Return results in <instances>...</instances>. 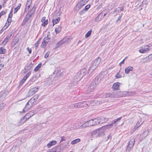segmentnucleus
Listing matches in <instances>:
<instances>
[{"instance_id":"20","label":"nucleus","mask_w":152,"mask_h":152,"mask_svg":"<svg viewBox=\"0 0 152 152\" xmlns=\"http://www.w3.org/2000/svg\"><path fill=\"white\" fill-rule=\"evenodd\" d=\"M8 93V91H5L3 93H0V96L2 98H5Z\"/></svg>"},{"instance_id":"4","label":"nucleus","mask_w":152,"mask_h":152,"mask_svg":"<svg viewBox=\"0 0 152 152\" xmlns=\"http://www.w3.org/2000/svg\"><path fill=\"white\" fill-rule=\"evenodd\" d=\"M36 104V102L32 99H31L26 104V106L23 109V113H25L32 106Z\"/></svg>"},{"instance_id":"62","label":"nucleus","mask_w":152,"mask_h":152,"mask_svg":"<svg viewBox=\"0 0 152 152\" xmlns=\"http://www.w3.org/2000/svg\"><path fill=\"white\" fill-rule=\"evenodd\" d=\"M5 12L4 11H2L0 13V15H1V16L2 15H3L4 14H5Z\"/></svg>"},{"instance_id":"2","label":"nucleus","mask_w":152,"mask_h":152,"mask_svg":"<svg viewBox=\"0 0 152 152\" xmlns=\"http://www.w3.org/2000/svg\"><path fill=\"white\" fill-rule=\"evenodd\" d=\"M126 91L114 92L110 94L107 95V96H110L112 97L118 98L122 97L125 96H126ZM106 97H107L106 96Z\"/></svg>"},{"instance_id":"21","label":"nucleus","mask_w":152,"mask_h":152,"mask_svg":"<svg viewBox=\"0 0 152 152\" xmlns=\"http://www.w3.org/2000/svg\"><path fill=\"white\" fill-rule=\"evenodd\" d=\"M142 123L143 122L142 121H138L134 128L135 130L137 129L140 126Z\"/></svg>"},{"instance_id":"35","label":"nucleus","mask_w":152,"mask_h":152,"mask_svg":"<svg viewBox=\"0 0 152 152\" xmlns=\"http://www.w3.org/2000/svg\"><path fill=\"white\" fill-rule=\"evenodd\" d=\"M10 37L9 35H8L6 38L4 39V41H3V43L4 44H6L8 40L9 39Z\"/></svg>"},{"instance_id":"43","label":"nucleus","mask_w":152,"mask_h":152,"mask_svg":"<svg viewBox=\"0 0 152 152\" xmlns=\"http://www.w3.org/2000/svg\"><path fill=\"white\" fill-rule=\"evenodd\" d=\"M43 39L45 41H46V42L48 43L49 42L50 39V38L47 36L44 38Z\"/></svg>"},{"instance_id":"25","label":"nucleus","mask_w":152,"mask_h":152,"mask_svg":"<svg viewBox=\"0 0 152 152\" xmlns=\"http://www.w3.org/2000/svg\"><path fill=\"white\" fill-rule=\"evenodd\" d=\"M61 27L60 26H58L55 29V31L56 34H58L61 31Z\"/></svg>"},{"instance_id":"17","label":"nucleus","mask_w":152,"mask_h":152,"mask_svg":"<svg viewBox=\"0 0 152 152\" xmlns=\"http://www.w3.org/2000/svg\"><path fill=\"white\" fill-rule=\"evenodd\" d=\"M56 143V141L55 140H53L50 142L47 145V147L48 148H50L52 146L55 145Z\"/></svg>"},{"instance_id":"18","label":"nucleus","mask_w":152,"mask_h":152,"mask_svg":"<svg viewBox=\"0 0 152 152\" xmlns=\"http://www.w3.org/2000/svg\"><path fill=\"white\" fill-rule=\"evenodd\" d=\"M31 17V16H30V15L27 14L23 20L22 25L24 24L27 21L29 20Z\"/></svg>"},{"instance_id":"29","label":"nucleus","mask_w":152,"mask_h":152,"mask_svg":"<svg viewBox=\"0 0 152 152\" xmlns=\"http://www.w3.org/2000/svg\"><path fill=\"white\" fill-rule=\"evenodd\" d=\"M94 124L95 125H97L99 124H100V120L99 118H95L94 119Z\"/></svg>"},{"instance_id":"63","label":"nucleus","mask_w":152,"mask_h":152,"mask_svg":"<svg viewBox=\"0 0 152 152\" xmlns=\"http://www.w3.org/2000/svg\"><path fill=\"white\" fill-rule=\"evenodd\" d=\"M89 0H81V1L83 2L84 3H85L86 4L88 1Z\"/></svg>"},{"instance_id":"49","label":"nucleus","mask_w":152,"mask_h":152,"mask_svg":"<svg viewBox=\"0 0 152 152\" xmlns=\"http://www.w3.org/2000/svg\"><path fill=\"white\" fill-rule=\"evenodd\" d=\"M90 7V4H88L85 7L84 10H85V11H86Z\"/></svg>"},{"instance_id":"48","label":"nucleus","mask_w":152,"mask_h":152,"mask_svg":"<svg viewBox=\"0 0 152 152\" xmlns=\"http://www.w3.org/2000/svg\"><path fill=\"white\" fill-rule=\"evenodd\" d=\"M11 17H10V15L8 16V19L7 20V23H10L11 22Z\"/></svg>"},{"instance_id":"40","label":"nucleus","mask_w":152,"mask_h":152,"mask_svg":"<svg viewBox=\"0 0 152 152\" xmlns=\"http://www.w3.org/2000/svg\"><path fill=\"white\" fill-rule=\"evenodd\" d=\"M21 6V4H19L18 5V6L17 7L15 8V9H14V13H15L16 12H17L18 10L20 8Z\"/></svg>"},{"instance_id":"15","label":"nucleus","mask_w":152,"mask_h":152,"mask_svg":"<svg viewBox=\"0 0 152 152\" xmlns=\"http://www.w3.org/2000/svg\"><path fill=\"white\" fill-rule=\"evenodd\" d=\"M101 61V59L99 57H98L95 59L94 60L92 61L93 63L95 64V66H97L99 65Z\"/></svg>"},{"instance_id":"51","label":"nucleus","mask_w":152,"mask_h":152,"mask_svg":"<svg viewBox=\"0 0 152 152\" xmlns=\"http://www.w3.org/2000/svg\"><path fill=\"white\" fill-rule=\"evenodd\" d=\"M56 151H57L56 152H60L61 151V148L59 147H57Z\"/></svg>"},{"instance_id":"54","label":"nucleus","mask_w":152,"mask_h":152,"mask_svg":"<svg viewBox=\"0 0 152 152\" xmlns=\"http://www.w3.org/2000/svg\"><path fill=\"white\" fill-rule=\"evenodd\" d=\"M25 80L23 79H22L20 82V85H22L23 83L25 82Z\"/></svg>"},{"instance_id":"5","label":"nucleus","mask_w":152,"mask_h":152,"mask_svg":"<svg viewBox=\"0 0 152 152\" xmlns=\"http://www.w3.org/2000/svg\"><path fill=\"white\" fill-rule=\"evenodd\" d=\"M39 90L38 87H34L31 88L28 91L26 95V97H29L34 94Z\"/></svg>"},{"instance_id":"56","label":"nucleus","mask_w":152,"mask_h":152,"mask_svg":"<svg viewBox=\"0 0 152 152\" xmlns=\"http://www.w3.org/2000/svg\"><path fill=\"white\" fill-rule=\"evenodd\" d=\"M27 50L28 51L29 53L31 54V50L28 47L27 48Z\"/></svg>"},{"instance_id":"9","label":"nucleus","mask_w":152,"mask_h":152,"mask_svg":"<svg viewBox=\"0 0 152 152\" xmlns=\"http://www.w3.org/2000/svg\"><path fill=\"white\" fill-rule=\"evenodd\" d=\"M95 66V64L92 62L89 65V67L88 68V73H91L97 67V66Z\"/></svg>"},{"instance_id":"7","label":"nucleus","mask_w":152,"mask_h":152,"mask_svg":"<svg viewBox=\"0 0 152 152\" xmlns=\"http://www.w3.org/2000/svg\"><path fill=\"white\" fill-rule=\"evenodd\" d=\"M135 142V139L133 138L131 139L129 142L127 148V151H129L133 147Z\"/></svg>"},{"instance_id":"61","label":"nucleus","mask_w":152,"mask_h":152,"mask_svg":"<svg viewBox=\"0 0 152 152\" xmlns=\"http://www.w3.org/2000/svg\"><path fill=\"white\" fill-rule=\"evenodd\" d=\"M148 131L147 130L145 131V132H144L143 133V134H146V136H147L148 135Z\"/></svg>"},{"instance_id":"1","label":"nucleus","mask_w":152,"mask_h":152,"mask_svg":"<svg viewBox=\"0 0 152 152\" xmlns=\"http://www.w3.org/2000/svg\"><path fill=\"white\" fill-rule=\"evenodd\" d=\"M122 118V117L118 118L112 121L111 122L110 124H108L107 125L103 126L102 127L100 128L99 129H98L99 130V132L98 133V136H101L104 134V130L111 128L113 126H115L117 125V123L118 121L120 120Z\"/></svg>"},{"instance_id":"26","label":"nucleus","mask_w":152,"mask_h":152,"mask_svg":"<svg viewBox=\"0 0 152 152\" xmlns=\"http://www.w3.org/2000/svg\"><path fill=\"white\" fill-rule=\"evenodd\" d=\"M100 124H102L106 122L107 121H108V118H102L101 119L100 118Z\"/></svg>"},{"instance_id":"39","label":"nucleus","mask_w":152,"mask_h":152,"mask_svg":"<svg viewBox=\"0 0 152 152\" xmlns=\"http://www.w3.org/2000/svg\"><path fill=\"white\" fill-rule=\"evenodd\" d=\"M99 130L98 129H97L95 130H94L92 132V135H93L96 134V136H97V135H98V133H99Z\"/></svg>"},{"instance_id":"52","label":"nucleus","mask_w":152,"mask_h":152,"mask_svg":"<svg viewBox=\"0 0 152 152\" xmlns=\"http://www.w3.org/2000/svg\"><path fill=\"white\" fill-rule=\"evenodd\" d=\"M86 11L85 10L83 9V10L80 11L79 12V14L80 15H82L83 13H84Z\"/></svg>"},{"instance_id":"41","label":"nucleus","mask_w":152,"mask_h":152,"mask_svg":"<svg viewBox=\"0 0 152 152\" xmlns=\"http://www.w3.org/2000/svg\"><path fill=\"white\" fill-rule=\"evenodd\" d=\"M143 63H145L146 62H148L150 61L149 60V58L148 57H146V58H144L143 59Z\"/></svg>"},{"instance_id":"45","label":"nucleus","mask_w":152,"mask_h":152,"mask_svg":"<svg viewBox=\"0 0 152 152\" xmlns=\"http://www.w3.org/2000/svg\"><path fill=\"white\" fill-rule=\"evenodd\" d=\"M40 39H39L38 40L35 44V46L36 49H37L38 47V45L39 43V40Z\"/></svg>"},{"instance_id":"32","label":"nucleus","mask_w":152,"mask_h":152,"mask_svg":"<svg viewBox=\"0 0 152 152\" xmlns=\"http://www.w3.org/2000/svg\"><path fill=\"white\" fill-rule=\"evenodd\" d=\"M6 51V50L3 47L0 48V54H4Z\"/></svg>"},{"instance_id":"24","label":"nucleus","mask_w":152,"mask_h":152,"mask_svg":"<svg viewBox=\"0 0 152 152\" xmlns=\"http://www.w3.org/2000/svg\"><path fill=\"white\" fill-rule=\"evenodd\" d=\"M60 18L59 17H58L55 20H53L52 22L53 23V26H54L55 24L58 23L60 21Z\"/></svg>"},{"instance_id":"27","label":"nucleus","mask_w":152,"mask_h":152,"mask_svg":"<svg viewBox=\"0 0 152 152\" xmlns=\"http://www.w3.org/2000/svg\"><path fill=\"white\" fill-rule=\"evenodd\" d=\"M32 2V0H27L26 6V9L27 8L28 9L29 8Z\"/></svg>"},{"instance_id":"10","label":"nucleus","mask_w":152,"mask_h":152,"mask_svg":"<svg viewBox=\"0 0 152 152\" xmlns=\"http://www.w3.org/2000/svg\"><path fill=\"white\" fill-rule=\"evenodd\" d=\"M149 47L148 45H146L144 47L141 48V49L139 50V52L142 53H148L150 50Z\"/></svg>"},{"instance_id":"22","label":"nucleus","mask_w":152,"mask_h":152,"mask_svg":"<svg viewBox=\"0 0 152 152\" xmlns=\"http://www.w3.org/2000/svg\"><path fill=\"white\" fill-rule=\"evenodd\" d=\"M89 123L88 122V121L86 122L84 124H83L81 126H80V128H82L83 127H86L88 126H90L89 125Z\"/></svg>"},{"instance_id":"50","label":"nucleus","mask_w":152,"mask_h":152,"mask_svg":"<svg viewBox=\"0 0 152 152\" xmlns=\"http://www.w3.org/2000/svg\"><path fill=\"white\" fill-rule=\"evenodd\" d=\"M108 12H106V13H105V14H103L101 12L98 15H100V16L101 17V16H103V18L104 16H105V15H106V14Z\"/></svg>"},{"instance_id":"16","label":"nucleus","mask_w":152,"mask_h":152,"mask_svg":"<svg viewBox=\"0 0 152 152\" xmlns=\"http://www.w3.org/2000/svg\"><path fill=\"white\" fill-rule=\"evenodd\" d=\"M36 9V8L34 6L30 10L27 14L31 17L32 15L35 13Z\"/></svg>"},{"instance_id":"6","label":"nucleus","mask_w":152,"mask_h":152,"mask_svg":"<svg viewBox=\"0 0 152 152\" xmlns=\"http://www.w3.org/2000/svg\"><path fill=\"white\" fill-rule=\"evenodd\" d=\"M88 104L87 103V102H78L74 104V106L75 108H80L81 107H86Z\"/></svg>"},{"instance_id":"19","label":"nucleus","mask_w":152,"mask_h":152,"mask_svg":"<svg viewBox=\"0 0 152 152\" xmlns=\"http://www.w3.org/2000/svg\"><path fill=\"white\" fill-rule=\"evenodd\" d=\"M133 69V68L132 67L129 66L125 69V73L126 74H128L130 71H132Z\"/></svg>"},{"instance_id":"58","label":"nucleus","mask_w":152,"mask_h":152,"mask_svg":"<svg viewBox=\"0 0 152 152\" xmlns=\"http://www.w3.org/2000/svg\"><path fill=\"white\" fill-rule=\"evenodd\" d=\"M122 15H121V16H119L118 17V19H117V20H116V22H118V21H119V20H121V17H122Z\"/></svg>"},{"instance_id":"3","label":"nucleus","mask_w":152,"mask_h":152,"mask_svg":"<svg viewBox=\"0 0 152 152\" xmlns=\"http://www.w3.org/2000/svg\"><path fill=\"white\" fill-rule=\"evenodd\" d=\"M97 79L98 78H96L92 81L91 83L88 88V89L87 90V93H89L91 92H92L94 90V88L98 83L97 80Z\"/></svg>"},{"instance_id":"59","label":"nucleus","mask_w":152,"mask_h":152,"mask_svg":"<svg viewBox=\"0 0 152 152\" xmlns=\"http://www.w3.org/2000/svg\"><path fill=\"white\" fill-rule=\"evenodd\" d=\"M4 64H0V71L2 69L3 67L4 66Z\"/></svg>"},{"instance_id":"55","label":"nucleus","mask_w":152,"mask_h":152,"mask_svg":"<svg viewBox=\"0 0 152 152\" xmlns=\"http://www.w3.org/2000/svg\"><path fill=\"white\" fill-rule=\"evenodd\" d=\"M57 149V147H55L53 148L52 149V151L53 152H56L57 151H56Z\"/></svg>"},{"instance_id":"13","label":"nucleus","mask_w":152,"mask_h":152,"mask_svg":"<svg viewBox=\"0 0 152 152\" xmlns=\"http://www.w3.org/2000/svg\"><path fill=\"white\" fill-rule=\"evenodd\" d=\"M120 85V83L118 82L114 83L113 84L112 88L115 91L118 90L119 89Z\"/></svg>"},{"instance_id":"11","label":"nucleus","mask_w":152,"mask_h":152,"mask_svg":"<svg viewBox=\"0 0 152 152\" xmlns=\"http://www.w3.org/2000/svg\"><path fill=\"white\" fill-rule=\"evenodd\" d=\"M85 4L84 3L81 1L76 5L75 7V9L77 10H79L83 6H84Z\"/></svg>"},{"instance_id":"12","label":"nucleus","mask_w":152,"mask_h":152,"mask_svg":"<svg viewBox=\"0 0 152 152\" xmlns=\"http://www.w3.org/2000/svg\"><path fill=\"white\" fill-rule=\"evenodd\" d=\"M41 21L42 23L41 25L44 27H45L47 25L48 23V19H46V17H42L41 20Z\"/></svg>"},{"instance_id":"33","label":"nucleus","mask_w":152,"mask_h":152,"mask_svg":"<svg viewBox=\"0 0 152 152\" xmlns=\"http://www.w3.org/2000/svg\"><path fill=\"white\" fill-rule=\"evenodd\" d=\"M42 65L41 64H39L34 69V70L35 72L38 71L40 68L41 67Z\"/></svg>"},{"instance_id":"23","label":"nucleus","mask_w":152,"mask_h":152,"mask_svg":"<svg viewBox=\"0 0 152 152\" xmlns=\"http://www.w3.org/2000/svg\"><path fill=\"white\" fill-rule=\"evenodd\" d=\"M81 79V77H79L77 75L74 77V79H73V82H74L76 83L77 82L80 80Z\"/></svg>"},{"instance_id":"60","label":"nucleus","mask_w":152,"mask_h":152,"mask_svg":"<svg viewBox=\"0 0 152 152\" xmlns=\"http://www.w3.org/2000/svg\"><path fill=\"white\" fill-rule=\"evenodd\" d=\"M47 34H47V37H48V38H50V39L51 38L50 33L49 32H48Z\"/></svg>"},{"instance_id":"42","label":"nucleus","mask_w":152,"mask_h":152,"mask_svg":"<svg viewBox=\"0 0 152 152\" xmlns=\"http://www.w3.org/2000/svg\"><path fill=\"white\" fill-rule=\"evenodd\" d=\"M33 64H30L28 66H26V70H30L32 67Z\"/></svg>"},{"instance_id":"44","label":"nucleus","mask_w":152,"mask_h":152,"mask_svg":"<svg viewBox=\"0 0 152 152\" xmlns=\"http://www.w3.org/2000/svg\"><path fill=\"white\" fill-rule=\"evenodd\" d=\"M102 6H103V5H102V4H100L98 7H97L96 8V10H99V9H100L102 7Z\"/></svg>"},{"instance_id":"31","label":"nucleus","mask_w":152,"mask_h":152,"mask_svg":"<svg viewBox=\"0 0 152 152\" xmlns=\"http://www.w3.org/2000/svg\"><path fill=\"white\" fill-rule=\"evenodd\" d=\"M135 94V92H132V91H126V96L128 95H132Z\"/></svg>"},{"instance_id":"30","label":"nucleus","mask_w":152,"mask_h":152,"mask_svg":"<svg viewBox=\"0 0 152 152\" xmlns=\"http://www.w3.org/2000/svg\"><path fill=\"white\" fill-rule=\"evenodd\" d=\"M39 96L38 94L35 95L34 96H33L31 98L35 102H36L37 99L39 97Z\"/></svg>"},{"instance_id":"14","label":"nucleus","mask_w":152,"mask_h":152,"mask_svg":"<svg viewBox=\"0 0 152 152\" xmlns=\"http://www.w3.org/2000/svg\"><path fill=\"white\" fill-rule=\"evenodd\" d=\"M34 114V112L31 111L27 113L24 117V118L26 120L29 119Z\"/></svg>"},{"instance_id":"38","label":"nucleus","mask_w":152,"mask_h":152,"mask_svg":"<svg viewBox=\"0 0 152 152\" xmlns=\"http://www.w3.org/2000/svg\"><path fill=\"white\" fill-rule=\"evenodd\" d=\"M94 119H91L89 121H88V122L89 123L90 126H95V124L94 123Z\"/></svg>"},{"instance_id":"53","label":"nucleus","mask_w":152,"mask_h":152,"mask_svg":"<svg viewBox=\"0 0 152 152\" xmlns=\"http://www.w3.org/2000/svg\"><path fill=\"white\" fill-rule=\"evenodd\" d=\"M49 54H50V52H47V53H46L45 54V56H44V57H45V58H47L48 57V56H49Z\"/></svg>"},{"instance_id":"36","label":"nucleus","mask_w":152,"mask_h":152,"mask_svg":"<svg viewBox=\"0 0 152 152\" xmlns=\"http://www.w3.org/2000/svg\"><path fill=\"white\" fill-rule=\"evenodd\" d=\"M31 74V72H30L27 74L23 77V79L25 81L26 80L28 77Z\"/></svg>"},{"instance_id":"28","label":"nucleus","mask_w":152,"mask_h":152,"mask_svg":"<svg viewBox=\"0 0 152 152\" xmlns=\"http://www.w3.org/2000/svg\"><path fill=\"white\" fill-rule=\"evenodd\" d=\"M80 139L79 138L77 139L72 141L71 142V143L72 145H74L77 143V142H80Z\"/></svg>"},{"instance_id":"57","label":"nucleus","mask_w":152,"mask_h":152,"mask_svg":"<svg viewBox=\"0 0 152 152\" xmlns=\"http://www.w3.org/2000/svg\"><path fill=\"white\" fill-rule=\"evenodd\" d=\"M4 107L3 104H0V111L3 109Z\"/></svg>"},{"instance_id":"64","label":"nucleus","mask_w":152,"mask_h":152,"mask_svg":"<svg viewBox=\"0 0 152 152\" xmlns=\"http://www.w3.org/2000/svg\"><path fill=\"white\" fill-rule=\"evenodd\" d=\"M10 23H6L5 25V27H8L10 25Z\"/></svg>"},{"instance_id":"34","label":"nucleus","mask_w":152,"mask_h":152,"mask_svg":"<svg viewBox=\"0 0 152 152\" xmlns=\"http://www.w3.org/2000/svg\"><path fill=\"white\" fill-rule=\"evenodd\" d=\"M92 32V30H91L88 31L85 34V37L86 38H87L89 37L91 34Z\"/></svg>"},{"instance_id":"47","label":"nucleus","mask_w":152,"mask_h":152,"mask_svg":"<svg viewBox=\"0 0 152 152\" xmlns=\"http://www.w3.org/2000/svg\"><path fill=\"white\" fill-rule=\"evenodd\" d=\"M115 77L117 78H121L122 77V76L119 72H118L117 73V75L115 76Z\"/></svg>"},{"instance_id":"8","label":"nucleus","mask_w":152,"mask_h":152,"mask_svg":"<svg viewBox=\"0 0 152 152\" xmlns=\"http://www.w3.org/2000/svg\"><path fill=\"white\" fill-rule=\"evenodd\" d=\"M71 40V38L69 37H64L63 39L60 40L57 44L58 46L61 45L63 44L68 42Z\"/></svg>"},{"instance_id":"46","label":"nucleus","mask_w":152,"mask_h":152,"mask_svg":"<svg viewBox=\"0 0 152 152\" xmlns=\"http://www.w3.org/2000/svg\"><path fill=\"white\" fill-rule=\"evenodd\" d=\"M48 43L46 42V41H44V39H43V41L42 42V44L41 45V46L42 47H43V46H45Z\"/></svg>"},{"instance_id":"37","label":"nucleus","mask_w":152,"mask_h":152,"mask_svg":"<svg viewBox=\"0 0 152 152\" xmlns=\"http://www.w3.org/2000/svg\"><path fill=\"white\" fill-rule=\"evenodd\" d=\"M103 18V16H100V15H98V16L95 19V21H99L101 20V19Z\"/></svg>"}]
</instances>
